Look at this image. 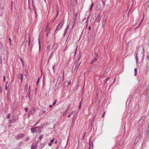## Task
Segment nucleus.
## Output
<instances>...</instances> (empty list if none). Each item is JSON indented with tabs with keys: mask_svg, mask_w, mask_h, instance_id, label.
I'll use <instances>...</instances> for the list:
<instances>
[{
	"mask_svg": "<svg viewBox=\"0 0 149 149\" xmlns=\"http://www.w3.org/2000/svg\"><path fill=\"white\" fill-rule=\"evenodd\" d=\"M50 30H48V31H47V36H48L49 33V32H50Z\"/></svg>",
	"mask_w": 149,
	"mask_h": 149,
	"instance_id": "2f4dec72",
	"label": "nucleus"
},
{
	"mask_svg": "<svg viewBox=\"0 0 149 149\" xmlns=\"http://www.w3.org/2000/svg\"><path fill=\"white\" fill-rule=\"evenodd\" d=\"M38 141H37L36 142L34 143H33L34 144V146H35V147L36 148L37 147H38Z\"/></svg>",
	"mask_w": 149,
	"mask_h": 149,
	"instance_id": "a211bd4d",
	"label": "nucleus"
},
{
	"mask_svg": "<svg viewBox=\"0 0 149 149\" xmlns=\"http://www.w3.org/2000/svg\"><path fill=\"white\" fill-rule=\"evenodd\" d=\"M7 117L9 119L10 118V113H9L7 116Z\"/></svg>",
	"mask_w": 149,
	"mask_h": 149,
	"instance_id": "7c9ffc66",
	"label": "nucleus"
},
{
	"mask_svg": "<svg viewBox=\"0 0 149 149\" xmlns=\"http://www.w3.org/2000/svg\"><path fill=\"white\" fill-rule=\"evenodd\" d=\"M144 14H143V18L141 20L139 25L138 26H137V28H138L141 25V24L142 22H143V21L144 19Z\"/></svg>",
	"mask_w": 149,
	"mask_h": 149,
	"instance_id": "9b49d317",
	"label": "nucleus"
},
{
	"mask_svg": "<svg viewBox=\"0 0 149 149\" xmlns=\"http://www.w3.org/2000/svg\"><path fill=\"white\" fill-rule=\"evenodd\" d=\"M138 48L137 47L136 48L137 49V50H136L135 52V54H134V56H135V57L136 59V63L137 64L138 63V60L139 59H141V62L142 61V60L143 58V53L142 52H141V56H139V58H138Z\"/></svg>",
	"mask_w": 149,
	"mask_h": 149,
	"instance_id": "f257e3e1",
	"label": "nucleus"
},
{
	"mask_svg": "<svg viewBox=\"0 0 149 149\" xmlns=\"http://www.w3.org/2000/svg\"><path fill=\"white\" fill-rule=\"evenodd\" d=\"M53 54V52L52 53V54L51 55L49 56V59H50L52 57V56Z\"/></svg>",
	"mask_w": 149,
	"mask_h": 149,
	"instance_id": "e433bc0d",
	"label": "nucleus"
},
{
	"mask_svg": "<svg viewBox=\"0 0 149 149\" xmlns=\"http://www.w3.org/2000/svg\"><path fill=\"white\" fill-rule=\"evenodd\" d=\"M40 78H39L38 79V81H37V82L36 84H37V86H38V83H39V80H40Z\"/></svg>",
	"mask_w": 149,
	"mask_h": 149,
	"instance_id": "cd10ccee",
	"label": "nucleus"
},
{
	"mask_svg": "<svg viewBox=\"0 0 149 149\" xmlns=\"http://www.w3.org/2000/svg\"><path fill=\"white\" fill-rule=\"evenodd\" d=\"M105 113H106L105 111H104V113H103V115L102 116V117H104V115L105 114Z\"/></svg>",
	"mask_w": 149,
	"mask_h": 149,
	"instance_id": "37998d69",
	"label": "nucleus"
},
{
	"mask_svg": "<svg viewBox=\"0 0 149 149\" xmlns=\"http://www.w3.org/2000/svg\"><path fill=\"white\" fill-rule=\"evenodd\" d=\"M146 118V116H143L141 118V120H143Z\"/></svg>",
	"mask_w": 149,
	"mask_h": 149,
	"instance_id": "72a5a7b5",
	"label": "nucleus"
},
{
	"mask_svg": "<svg viewBox=\"0 0 149 149\" xmlns=\"http://www.w3.org/2000/svg\"><path fill=\"white\" fill-rule=\"evenodd\" d=\"M79 86V84H77L75 85L74 87H73V90L75 91H76L78 88Z\"/></svg>",
	"mask_w": 149,
	"mask_h": 149,
	"instance_id": "0eeeda50",
	"label": "nucleus"
},
{
	"mask_svg": "<svg viewBox=\"0 0 149 149\" xmlns=\"http://www.w3.org/2000/svg\"><path fill=\"white\" fill-rule=\"evenodd\" d=\"M105 22H103V23H102V24H103H103H105Z\"/></svg>",
	"mask_w": 149,
	"mask_h": 149,
	"instance_id": "338daca9",
	"label": "nucleus"
},
{
	"mask_svg": "<svg viewBox=\"0 0 149 149\" xmlns=\"http://www.w3.org/2000/svg\"><path fill=\"white\" fill-rule=\"evenodd\" d=\"M52 145V143L50 142V143H48V145L49 146H51V145Z\"/></svg>",
	"mask_w": 149,
	"mask_h": 149,
	"instance_id": "a18cd8bd",
	"label": "nucleus"
},
{
	"mask_svg": "<svg viewBox=\"0 0 149 149\" xmlns=\"http://www.w3.org/2000/svg\"><path fill=\"white\" fill-rule=\"evenodd\" d=\"M81 102H80V104H79V106L78 107L79 109H80L81 108Z\"/></svg>",
	"mask_w": 149,
	"mask_h": 149,
	"instance_id": "c85d7f7f",
	"label": "nucleus"
},
{
	"mask_svg": "<svg viewBox=\"0 0 149 149\" xmlns=\"http://www.w3.org/2000/svg\"><path fill=\"white\" fill-rule=\"evenodd\" d=\"M24 136V134H20L18 135L16 137L17 139L18 140L19 139L23 138Z\"/></svg>",
	"mask_w": 149,
	"mask_h": 149,
	"instance_id": "20e7f679",
	"label": "nucleus"
},
{
	"mask_svg": "<svg viewBox=\"0 0 149 149\" xmlns=\"http://www.w3.org/2000/svg\"><path fill=\"white\" fill-rule=\"evenodd\" d=\"M69 107L68 106L64 112L63 113V116H65L67 113L68 112V110H69Z\"/></svg>",
	"mask_w": 149,
	"mask_h": 149,
	"instance_id": "423d86ee",
	"label": "nucleus"
},
{
	"mask_svg": "<svg viewBox=\"0 0 149 149\" xmlns=\"http://www.w3.org/2000/svg\"><path fill=\"white\" fill-rule=\"evenodd\" d=\"M101 19L100 16V15H99L97 17V22H99Z\"/></svg>",
	"mask_w": 149,
	"mask_h": 149,
	"instance_id": "f8f14e48",
	"label": "nucleus"
},
{
	"mask_svg": "<svg viewBox=\"0 0 149 149\" xmlns=\"http://www.w3.org/2000/svg\"><path fill=\"white\" fill-rule=\"evenodd\" d=\"M110 68H107L105 70V72H107V73H108V72H109V71L110 70Z\"/></svg>",
	"mask_w": 149,
	"mask_h": 149,
	"instance_id": "aec40b11",
	"label": "nucleus"
},
{
	"mask_svg": "<svg viewBox=\"0 0 149 149\" xmlns=\"http://www.w3.org/2000/svg\"><path fill=\"white\" fill-rule=\"evenodd\" d=\"M20 60L21 61L22 65V66L23 67H24V62L22 58H20Z\"/></svg>",
	"mask_w": 149,
	"mask_h": 149,
	"instance_id": "ddd939ff",
	"label": "nucleus"
},
{
	"mask_svg": "<svg viewBox=\"0 0 149 149\" xmlns=\"http://www.w3.org/2000/svg\"><path fill=\"white\" fill-rule=\"evenodd\" d=\"M93 148V142L91 143V148Z\"/></svg>",
	"mask_w": 149,
	"mask_h": 149,
	"instance_id": "3c124183",
	"label": "nucleus"
},
{
	"mask_svg": "<svg viewBox=\"0 0 149 149\" xmlns=\"http://www.w3.org/2000/svg\"><path fill=\"white\" fill-rule=\"evenodd\" d=\"M13 121V123H15L17 121V119L14 116H12L11 117V119Z\"/></svg>",
	"mask_w": 149,
	"mask_h": 149,
	"instance_id": "1a4fd4ad",
	"label": "nucleus"
},
{
	"mask_svg": "<svg viewBox=\"0 0 149 149\" xmlns=\"http://www.w3.org/2000/svg\"><path fill=\"white\" fill-rule=\"evenodd\" d=\"M134 75L135 76H136V75H137V72H134Z\"/></svg>",
	"mask_w": 149,
	"mask_h": 149,
	"instance_id": "5fc2aeb1",
	"label": "nucleus"
},
{
	"mask_svg": "<svg viewBox=\"0 0 149 149\" xmlns=\"http://www.w3.org/2000/svg\"><path fill=\"white\" fill-rule=\"evenodd\" d=\"M69 27V25H68L67 26V27H66V28L65 29L64 31V36H65V35L67 33V31H68Z\"/></svg>",
	"mask_w": 149,
	"mask_h": 149,
	"instance_id": "6e6552de",
	"label": "nucleus"
},
{
	"mask_svg": "<svg viewBox=\"0 0 149 149\" xmlns=\"http://www.w3.org/2000/svg\"><path fill=\"white\" fill-rule=\"evenodd\" d=\"M106 0H102V2L103 3V6H104L105 5V2Z\"/></svg>",
	"mask_w": 149,
	"mask_h": 149,
	"instance_id": "f3484780",
	"label": "nucleus"
},
{
	"mask_svg": "<svg viewBox=\"0 0 149 149\" xmlns=\"http://www.w3.org/2000/svg\"><path fill=\"white\" fill-rule=\"evenodd\" d=\"M70 81H65L64 83L65 86L66 87L68 86V85H70Z\"/></svg>",
	"mask_w": 149,
	"mask_h": 149,
	"instance_id": "39448f33",
	"label": "nucleus"
},
{
	"mask_svg": "<svg viewBox=\"0 0 149 149\" xmlns=\"http://www.w3.org/2000/svg\"><path fill=\"white\" fill-rule=\"evenodd\" d=\"M147 59H148V61H149V56H148V55H147Z\"/></svg>",
	"mask_w": 149,
	"mask_h": 149,
	"instance_id": "09e8293b",
	"label": "nucleus"
},
{
	"mask_svg": "<svg viewBox=\"0 0 149 149\" xmlns=\"http://www.w3.org/2000/svg\"><path fill=\"white\" fill-rule=\"evenodd\" d=\"M97 94L96 95V96L95 97V100H98V97Z\"/></svg>",
	"mask_w": 149,
	"mask_h": 149,
	"instance_id": "58836bf2",
	"label": "nucleus"
},
{
	"mask_svg": "<svg viewBox=\"0 0 149 149\" xmlns=\"http://www.w3.org/2000/svg\"><path fill=\"white\" fill-rule=\"evenodd\" d=\"M32 112H33V111L31 110H30L29 111V113H28V116L29 117L30 115L32 113Z\"/></svg>",
	"mask_w": 149,
	"mask_h": 149,
	"instance_id": "412c9836",
	"label": "nucleus"
},
{
	"mask_svg": "<svg viewBox=\"0 0 149 149\" xmlns=\"http://www.w3.org/2000/svg\"><path fill=\"white\" fill-rule=\"evenodd\" d=\"M132 43V42L131 41H130V42H128V43H127V44L128 45H129L130 44H131V43Z\"/></svg>",
	"mask_w": 149,
	"mask_h": 149,
	"instance_id": "de8ad7c7",
	"label": "nucleus"
},
{
	"mask_svg": "<svg viewBox=\"0 0 149 149\" xmlns=\"http://www.w3.org/2000/svg\"><path fill=\"white\" fill-rule=\"evenodd\" d=\"M74 113V111H73L72 112H71V113L70 114L71 115V114H73Z\"/></svg>",
	"mask_w": 149,
	"mask_h": 149,
	"instance_id": "13d9d810",
	"label": "nucleus"
},
{
	"mask_svg": "<svg viewBox=\"0 0 149 149\" xmlns=\"http://www.w3.org/2000/svg\"><path fill=\"white\" fill-rule=\"evenodd\" d=\"M110 78H108L106 79L104 81V83L105 84H109V82H107V81L109 80V79Z\"/></svg>",
	"mask_w": 149,
	"mask_h": 149,
	"instance_id": "dca6fc26",
	"label": "nucleus"
},
{
	"mask_svg": "<svg viewBox=\"0 0 149 149\" xmlns=\"http://www.w3.org/2000/svg\"><path fill=\"white\" fill-rule=\"evenodd\" d=\"M146 69H147V70H148L149 69V67L148 66V65H147L146 67Z\"/></svg>",
	"mask_w": 149,
	"mask_h": 149,
	"instance_id": "a19ab883",
	"label": "nucleus"
},
{
	"mask_svg": "<svg viewBox=\"0 0 149 149\" xmlns=\"http://www.w3.org/2000/svg\"><path fill=\"white\" fill-rule=\"evenodd\" d=\"M25 111L26 112H27L28 111V109L27 108H25Z\"/></svg>",
	"mask_w": 149,
	"mask_h": 149,
	"instance_id": "ea45409f",
	"label": "nucleus"
},
{
	"mask_svg": "<svg viewBox=\"0 0 149 149\" xmlns=\"http://www.w3.org/2000/svg\"><path fill=\"white\" fill-rule=\"evenodd\" d=\"M8 40L10 42V45H11V39L10 38H9Z\"/></svg>",
	"mask_w": 149,
	"mask_h": 149,
	"instance_id": "c9c22d12",
	"label": "nucleus"
},
{
	"mask_svg": "<svg viewBox=\"0 0 149 149\" xmlns=\"http://www.w3.org/2000/svg\"><path fill=\"white\" fill-rule=\"evenodd\" d=\"M45 146L44 144H42L41 146L39 147V148H43Z\"/></svg>",
	"mask_w": 149,
	"mask_h": 149,
	"instance_id": "4be33fe9",
	"label": "nucleus"
},
{
	"mask_svg": "<svg viewBox=\"0 0 149 149\" xmlns=\"http://www.w3.org/2000/svg\"><path fill=\"white\" fill-rule=\"evenodd\" d=\"M91 29V27L90 26H89L88 27V30H90Z\"/></svg>",
	"mask_w": 149,
	"mask_h": 149,
	"instance_id": "4d7b16f0",
	"label": "nucleus"
},
{
	"mask_svg": "<svg viewBox=\"0 0 149 149\" xmlns=\"http://www.w3.org/2000/svg\"><path fill=\"white\" fill-rule=\"evenodd\" d=\"M9 123L10 124H11L13 123V121H12V120L11 119H10L9 121Z\"/></svg>",
	"mask_w": 149,
	"mask_h": 149,
	"instance_id": "b1692460",
	"label": "nucleus"
},
{
	"mask_svg": "<svg viewBox=\"0 0 149 149\" xmlns=\"http://www.w3.org/2000/svg\"><path fill=\"white\" fill-rule=\"evenodd\" d=\"M107 74V72H105L104 73V74L103 75H104V76L106 75Z\"/></svg>",
	"mask_w": 149,
	"mask_h": 149,
	"instance_id": "49530a36",
	"label": "nucleus"
},
{
	"mask_svg": "<svg viewBox=\"0 0 149 149\" xmlns=\"http://www.w3.org/2000/svg\"><path fill=\"white\" fill-rule=\"evenodd\" d=\"M54 66H53V67H52V69H53V71L54 72Z\"/></svg>",
	"mask_w": 149,
	"mask_h": 149,
	"instance_id": "8fccbe9b",
	"label": "nucleus"
},
{
	"mask_svg": "<svg viewBox=\"0 0 149 149\" xmlns=\"http://www.w3.org/2000/svg\"><path fill=\"white\" fill-rule=\"evenodd\" d=\"M99 92L98 90H97L96 91V92L97 95H97H98V94H99Z\"/></svg>",
	"mask_w": 149,
	"mask_h": 149,
	"instance_id": "79ce46f5",
	"label": "nucleus"
},
{
	"mask_svg": "<svg viewBox=\"0 0 149 149\" xmlns=\"http://www.w3.org/2000/svg\"><path fill=\"white\" fill-rule=\"evenodd\" d=\"M50 48V46L49 45H48L47 47V50H49Z\"/></svg>",
	"mask_w": 149,
	"mask_h": 149,
	"instance_id": "393cba45",
	"label": "nucleus"
},
{
	"mask_svg": "<svg viewBox=\"0 0 149 149\" xmlns=\"http://www.w3.org/2000/svg\"><path fill=\"white\" fill-rule=\"evenodd\" d=\"M64 24V22H60V23L59 24V25H58V26L57 27V28H56V30L55 31V33H56V32L57 31H58L59 30H60L61 29Z\"/></svg>",
	"mask_w": 149,
	"mask_h": 149,
	"instance_id": "7ed1b4c3",
	"label": "nucleus"
},
{
	"mask_svg": "<svg viewBox=\"0 0 149 149\" xmlns=\"http://www.w3.org/2000/svg\"><path fill=\"white\" fill-rule=\"evenodd\" d=\"M30 37L29 38V42H28V46H30Z\"/></svg>",
	"mask_w": 149,
	"mask_h": 149,
	"instance_id": "5701e85b",
	"label": "nucleus"
},
{
	"mask_svg": "<svg viewBox=\"0 0 149 149\" xmlns=\"http://www.w3.org/2000/svg\"><path fill=\"white\" fill-rule=\"evenodd\" d=\"M54 139H53L51 140L50 141V142L51 143V142H53Z\"/></svg>",
	"mask_w": 149,
	"mask_h": 149,
	"instance_id": "6e6d98bb",
	"label": "nucleus"
},
{
	"mask_svg": "<svg viewBox=\"0 0 149 149\" xmlns=\"http://www.w3.org/2000/svg\"><path fill=\"white\" fill-rule=\"evenodd\" d=\"M130 3L129 2H128V3H127V5H128V6H130Z\"/></svg>",
	"mask_w": 149,
	"mask_h": 149,
	"instance_id": "052dcab7",
	"label": "nucleus"
},
{
	"mask_svg": "<svg viewBox=\"0 0 149 149\" xmlns=\"http://www.w3.org/2000/svg\"><path fill=\"white\" fill-rule=\"evenodd\" d=\"M42 137L41 136L39 138V139H41L42 138Z\"/></svg>",
	"mask_w": 149,
	"mask_h": 149,
	"instance_id": "774afa93",
	"label": "nucleus"
},
{
	"mask_svg": "<svg viewBox=\"0 0 149 149\" xmlns=\"http://www.w3.org/2000/svg\"><path fill=\"white\" fill-rule=\"evenodd\" d=\"M90 140H91V139H90L89 140V146L88 149H90V147H91V142H90Z\"/></svg>",
	"mask_w": 149,
	"mask_h": 149,
	"instance_id": "c756f323",
	"label": "nucleus"
},
{
	"mask_svg": "<svg viewBox=\"0 0 149 149\" xmlns=\"http://www.w3.org/2000/svg\"><path fill=\"white\" fill-rule=\"evenodd\" d=\"M36 127H32L31 129V131L32 133H34V132H35L36 131Z\"/></svg>",
	"mask_w": 149,
	"mask_h": 149,
	"instance_id": "9d476101",
	"label": "nucleus"
},
{
	"mask_svg": "<svg viewBox=\"0 0 149 149\" xmlns=\"http://www.w3.org/2000/svg\"><path fill=\"white\" fill-rule=\"evenodd\" d=\"M23 75L22 74H21L19 77V79L21 80V82H22L23 79Z\"/></svg>",
	"mask_w": 149,
	"mask_h": 149,
	"instance_id": "2eb2a0df",
	"label": "nucleus"
},
{
	"mask_svg": "<svg viewBox=\"0 0 149 149\" xmlns=\"http://www.w3.org/2000/svg\"><path fill=\"white\" fill-rule=\"evenodd\" d=\"M93 3H92V4H91V6L90 8V10H91L92 9V7H93Z\"/></svg>",
	"mask_w": 149,
	"mask_h": 149,
	"instance_id": "bb28decb",
	"label": "nucleus"
},
{
	"mask_svg": "<svg viewBox=\"0 0 149 149\" xmlns=\"http://www.w3.org/2000/svg\"><path fill=\"white\" fill-rule=\"evenodd\" d=\"M98 54L95 51L93 58V59L92 61L91 62V63L92 64L95 63V61L98 59Z\"/></svg>",
	"mask_w": 149,
	"mask_h": 149,
	"instance_id": "f03ea898",
	"label": "nucleus"
},
{
	"mask_svg": "<svg viewBox=\"0 0 149 149\" xmlns=\"http://www.w3.org/2000/svg\"><path fill=\"white\" fill-rule=\"evenodd\" d=\"M96 117V116L95 115L94 116V117L93 119V120H92V121H91V122L93 123V121H94V119H95V118Z\"/></svg>",
	"mask_w": 149,
	"mask_h": 149,
	"instance_id": "4c0bfd02",
	"label": "nucleus"
},
{
	"mask_svg": "<svg viewBox=\"0 0 149 149\" xmlns=\"http://www.w3.org/2000/svg\"><path fill=\"white\" fill-rule=\"evenodd\" d=\"M71 115V114L69 115L68 116V118H70V117Z\"/></svg>",
	"mask_w": 149,
	"mask_h": 149,
	"instance_id": "e2e57ef3",
	"label": "nucleus"
},
{
	"mask_svg": "<svg viewBox=\"0 0 149 149\" xmlns=\"http://www.w3.org/2000/svg\"><path fill=\"white\" fill-rule=\"evenodd\" d=\"M61 77L60 76L59 77H58V80L56 82V84H58V85H59L60 84V82L59 81H58V79L61 80Z\"/></svg>",
	"mask_w": 149,
	"mask_h": 149,
	"instance_id": "4468645a",
	"label": "nucleus"
},
{
	"mask_svg": "<svg viewBox=\"0 0 149 149\" xmlns=\"http://www.w3.org/2000/svg\"><path fill=\"white\" fill-rule=\"evenodd\" d=\"M57 142V141H55V144H56Z\"/></svg>",
	"mask_w": 149,
	"mask_h": 149,
	"instance_id": "69168bd1",
	"label": "nucleus"
},
{
	"mask_svg": "<svg viewBox=\"0 0 149 149\" xmlns=\"http://www.w3.org/2000/svg\"><path fill=\"white\" fill-rule=\"evenodd\" d=\"M2 58L1 57H0V64L2 63Z\"/></svg>",
	"mask_w": 149,
	"mask_h": 149,
	"instance_id": "a878e982",
	"label": "nucleus"
},
{
	"mask_svg": "<svg viewBox=\"0 0 149 149\" xmlns=\"http://www.w3.org/2000/svg\"><path fill=\"white\" fill-rule=\"evenodd\" d=\"M32 111H35V109L34 108H33L32 110H31Z\"/></svg>",
	"mask_w": 149,
	"mask_h": 149,
	"instance_id": "864d4df0",
	"label": "nucleus"
},
{
	"mask_svg": "<svg viewBox=\"0 0 149 149\" xmlns=\"http://www.w3.org/2000/svg\"><path fill=\"white\" fill-rule=\"evenodd\" d=\"M56 101L55 102H54V103L52 105H54L55 104H56Z\"/></svg>",
	"mask_w": 149,
	"mask_h": 149,
	"instance_id": "603ef678",
	"label": "nucleus"
},
{
	"mask_svg": "<svg viewBox=\"0 0 149 149\" xmlns=\"http://www.w3.org/2000/svg\"><path fill=\"white\" fill-rule=\"evenodd\" d=\"M3 81H5V76H3Z\"/></svg>",
	"mask_w": 149,
	"mask_h": 149,
	"instance_id": "680f3d73",
	"label": "nucleus"
},
{
	"mask_svg": "<svg viewBox=\"0 0 149 149\" xmlns=\"http://www.w3.org/2000/svg\"><path fill=\"white\" fill-rule=\"evenodd\" d=\"M134 72H137V70L136 68H135L134 70Z\"/></svg>",
	"mask_w": 149,
	"mask_h": 149,
	"instance_id": "c03bdc74",
	"label": "nucleus"
},
{
	"mask_svg": "<svg viewBox=\"0 0 149 149\" xmlns=\"http://www.w3.org/2000/svg\"><path fill=\"white\" fill-rule=\"evenodd\" d=\"M36 147L35 146H34L33 144H32L31 146V149H35Z\"/></svg>",
	"mask_w": 149,
	"mask_h": 149,
	"instance_id": "6ab92c4d",
	"label": "nucleus"
},
{
	"mask_svg": "<svg viewBox=\"0 0 149 149\" xmlns=\"http://www.w3.org/2000/svg\"><path fill=\"white\" fill-rule=\"evenodd\" d=\"M8 83V81H7V83H6V85L5 89L6 90H7V84Z\"/></svg>",
	"mask_w": 149,
	"mask_h": 149,
	"instance_id": "f704fd0d",
	"label": "nucleus"
},
{
	"mask_svg": "<svg viewBox=\"0 0 149 149\" xmlns=\"http://www.w3.org/2000/svg\"><path fill=\"white\" fill-rule=\"evenodd\" d=\"M45 112H46V111H43V113H45Z\"/></svg>",
	"mask_w": 149,
	"mask_h": 149,
	"instance_id": "0e129e2a",
	"label": "nucleus"
},
{
	"mask_svg": "<svg viewBox=\"0 0 149 149\" xmlns=\"http://www.w3.org/2000/svg\"><path fill=\"white\" fill-rule=\"evenodd\" d=\"M38 122H39V121H38V122L36 123L35 124V126H36V125H37V124H38Z\"/></svg>",
	"mask_w": 149,
	"mask_h": 149,
	"instance_id": "bf43d9fd",
	"label": "nucleus"
},
{
	"mask_svg": "<svg viewBox=\"0 0 149 149\" xmlns=\"http://www.w3.org/2000/svg\"><path fill=\"white\" fill-rule=\"evenodd\" d=\"M39 50H40V45H41V44H40V41H39Z\"/></svg>",
	"mask_w": 149,
	"mask_h": 149,
	"instance_id": "473e14b6",
	"label": "nucleus"
}]
</instances>
